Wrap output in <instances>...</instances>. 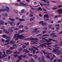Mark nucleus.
Masks as SVG:
<instances>
[{
    "mask_svg": "<svg viewBox=\"0 0 62 62\" xmlns=\"http://www.w3.org/2000/svg\"><path fill=\"white\" fill-rule=\"evenodd\" d=\"M6 10L7 12H9L10 11L9 8L8 7H6V9H0V13L1 11H5Z\"/></svg>",
    "mask_w": 62,
    "mask_h": 62,
    "instance_id": "f257e3e1",
    "label": "nucleus"
},
{
    "mask_svg": "<svg viewBox=\"0 0 62 62\" xmlns=\"http://www.w3.org/2000/svg\"><path fill=\"white\" fill-rule=\"evenodd\" d=\"M8 23L10 24L11 26H14L15 25V23L13 22H11L10 21H8Z\"/></svg>",
    "mask_w": 62,
    "mask_h": 62,
    "instance_id": "f03ea898",
    "label": "nucleus"
},
{
    "mask_svg": "<svg viewBox=\"0 0 62 62\" xmlns=\"http://www.w3.org/2000/svg\"><path fill=\"white\" fill-rule=\"evenodd\" d=\"M57 12H58V14H62V9L61 8L59 9L57 11Z\"/></svg>",
    "mask_w": 62,
    "mask_h": 62,
    "instance_id": "7ed1b4c3",
    "label": "nucleus"
},
{
    "mask_svg": "<svg viewBox=\"0 0 62 62\" xmlns=\"http://www.w3.org/2000/svg\"><path fill=\"white\" fill-rule=\"evenodd\" d=\"M20 34H15L13 37L14 38H15L17 37H19Z\"/></svg>",
    "mask_w": 62,
    "mask_h": 62,
    "instance_id": "20e7f679",
    "label": "nucleus"
},
{
    "mask_svg": "<svg viewBox=\"0 0 62 62\" xmlns=\"http://www.w3.org/2000/svg\"><path fill=\"white\" fill-rule=\"evenodd\" d=\"M24 52H25L26 53H29V51L27 50L26 49H25L23 51Z\"/></svg>",
    "mask_w": 62,
    "mask_h": 62,
    "instance_id": "39448f33",
    "label": "nucleus"
},
{
    "mask_svg": "<svg viewBox=\"0 0 62 62\" xmlns=\"http://www.w3.org/2000/svg\"><path fill=\"white\" fill-rule=\"evenodd\" d=\"M52 43V42H47V43H44V45H50V44H51Z\"/></svg>",
    "mask_w": 62,
    "mask_h": 62,
    "instance_id": "423d86ee",
    "label": "nucleus"
},
{
    "mask_svg": "<svg viewBox=\"0 0 62 62\" xmlns=\"http://www.w3.org/2000/svg\"><path fill=\"white\" fill-rule=\"evenodd\" d=\"M35 17L33 16L32 17L31 19H30V21H34L35 19Z\"/></svg>",
    "mask_w": 62,
    "mask_h": 62,
    "instance_id": "0eeeda50",
    "label": "nucleus"
},
{
    "mask_svg": "<svg viewBox=\"0 0 62 62\" xmlns=\"http://www.w3.org/2000/svg\"><path fill=\"white\" fill-rule=\"evenodd\" d=\"M48 40H47L46 42H51L53 40V39L52 38H48Z\"/></svg>",
    "mask_w": 62,
    "mask_h": 62,
    "instance_id": "6e6552de",
    "label": "nucleus"
},
{
    "mask_svg": "<svg viewBox=\"0 0 62 62\" xmlns=\"http://www.w3.org/2000/svg\"><path fill=\"white\" fill-rule=\"evenodd\" d=\"M28 50H29V51H36V49L34 50L33 48H29L28 49Z\"/></svg>",
    "mask_w": 62,
    "mask_h": 62,
    "instance_id": "1a4fd4ad",
    "label": "nucleus"
},
{
    "mask_svg": "<svg viewBox=\"0 0 62 62\" xmlns=\"http://www.w3.org/2000/svg\"><path fill=\"white\" fill-rule=\"evenodd\" d=\"M38 29H34V30H35V31H32V33H35L36 34H37V31L36 30H38Z\"/></svg>",
    "mask_w": 62,
    "mask_h": 62,
    "instance_id": "9d476101",
    "label": "nucleus"
},
{
    "mask_svg": "<svg viewBox=\"0 0 62 62\" xmlns=\"http://www.w3.org/2000/svg\"><path fill=\"white\" fill-rule=\"evenodd\" d=\"M0 24L2 25L4 24V22L3 21L1 20L0 21Z\"/></svg>",
    "mask_w": 62,
    "mask_h": 62,
    "instance_id": "9b49d317",
    "label": "nucleus"
},
{
    "mask_svg": "<svg viewBox=\"0 0 62 62\" xmlns=\"http://www.w3.org/2000/svg\"><path fill=\"white\" fill-rule=\"evenodd\" d=\"M53 50L54 51H53V52H54L55 53H57V51H56V50H57V49L54 48L53 49Z\"/></svg>",
    "mask_w": 62,
    "mask_h": 62,
    "instance_id": "f8f14e48",
    "label": "nucleus"
},
{
    "mask_svg": "<svg viewBox=\"0 0 62 62\" xmlns=\"http://www.w3.org/2000/svg\"><path fill=\"white\" fill-rule=\"evenodd\" d=\"M10 43L11 44H14L15 43V41H13L12 40H11L10 41Z\"/></svg>",
    "mask_w": 62,
    "mask_h": 62,
    "instance_id": "ddd939ff",
    "label": "nucleus"
},
{
    "mask_svg": "<svg viewBox=\"0 0 62 62\" xmlns=\"http://www.w3.org/2000/svg\"><path fill=\"white\" fill-rule=\"evenodd\" d=\"M44 16L45 18H48L49 17V16L47 14L45 15Z\"/></svg>",
    "mask_w": 62,
    "mask_h": 62,
    "instance_id": "4468645a",
    "label": "nucleus"
},
{
    "mask_svg": "<svg viewBox=\"0 0 62 62\" xmlns=\"http://www.w3.org/2000/svg\"><path fill=\"white\" fill-rule=\"evenodd\" d=\"M8 30L11 33H13V30L11 29H9Z\"/></svg>",
    "mask_w": 62,
    "mask_h": 62,
    "instance_id": "2eb2a0df",
    "label": "nucleus"
},
{
    "mask_svg": "<svg viewBox=\"0 0 62 62\" xmlns=\"http://www.w3.org/2000/svg\"><path fill=\"white\" fill-rule=\"evenodd\" d=\"M20 4H22V5H24V6H28V4H27V3H25V4H23V2H20Z\"/></svg>",
    "mask_w": 62,
    "mask_h": 62,
    "instance_id": "dca6fc26",
    "label": "nucleus"
},
{
    "mask_svg": "<svg viewBox=\"0 0 62 62\" xmlns=\"http://www.w3.org/2000/svg\"><path fill=\"white\" fill-rule=\"evenodd\" d=\"M24 31V30H21L19 31V33H23V32Z\"/></svg>",
    "mask_w": 62,
    "mask_h": 62,
    "instance_id": "f3484780",
    "label": "nucleus"
},
{
    "mask_svg": "<svg viewBox=\"0 0 62 62\" xmlns=\"http://www.w3.org/2000/svg\"><path fill=\"white\" fill-rule=\"evenodd\" d=\"M10 36H7L6 38V39H8V40H10Z\"/></svg>",
    "mask_w": 62,
    "mask_h": 62,
    "instance_id": "a211bd4d",
    "label": "nucleus"
},
{
    "mask_svg": "<svg viewBox=\"0 0 62 62\" xmlns=\"http://www.w3.org/2000/svg\"><path fill=\"white\" fill-rule=\"evenodd\" d=\"M2 16H4V17H7L8 16V15L7 14H3V15Z\"/></svg>",
    "mask_w": 62,
    "mask_h": 62,
    "instance_id": "6ab92c4d",
    "label": "nucleus"
},
{
    "mask_svg": "<svg viewBox=\"0 0 62 62\" xmlns=\"http://www.w3.org/2000/svg\"><path fill=\"white\" fill-rule=\"evenodd\" d=\"M37 9L38 10H40V11H43L42 10L41 8L40 7H39Z\"/></svg>",
    "mask_w": 62,
    "mask_h": 62,
    "instance_id": "aec40b11",
    "label": "nucleus"
},
{
    "mask_svg": "<svg viewBox=\"0 0 62 62\" xmlns=\"http://www.w3.org/2000/svg\"><path fill=\"white\" fill-rule=\"evenodd\" d=\"M21 12H22L23 13H25V12L24 9L22 10L21 11Z\"/></svg>",
    "mask_w": 62,
    "mask_h": 62,
    "instance_id": "412c9836",
    "label": "nucleus"
},
{
    "mask_svg": "<svg viewBox=\"0 0 62 62\" xmlns=\"http://www.w3.org/2000/svg\"><path fill=\"white\" fill-rule=\"evenodd\" d=\"M58 46V44H56L55 45V46H54V47H55V48H60V47H57L56 46Z\"/></svg>",
    "mask_w": 62,
    "mask_h": 62,
    "instance_id": "4be33fe9",
    "label": "nucleus"
},
{
    "mask_svg": "<svg viewBox=\"0 0 62 62\" xmlns=\"http://www.w3.org/2000/svg\"><path fill=\"white\" fill-rule=\"evenodd\" d=\"M62 16H59V15H58V16H55V17H54V18H55V19H56V18H57V17H61Z\"/></svg>",
    "mask_w": 62,
    "mask_h": 62,
    "instance_id": "5701e85b",
    "label": "nucleus"
},
{
    "mask_svg": "<svg viewBox=\"0 0 62 62\" xmlns=\"http://www.w3.org/2000/svg\"><path fill=\"white\" fill-rule=\"evenodd\" d=\"M42 25H47V23H42Z\"/></svg>",
    "mask_w": 62,
    "mask_h": 62,
    "instance_id": "b1692460",
    "label": "nucleus"
},
{
    "mask_svg": "<svg viewBox=\"0 0 62 62\" xmlns=\"http://www.w3.org/2000/svg\"><path fill=\"white\" fill-rule=\"evenodd\" d=\"M42 60L43 61H44V60H45L44 57L43 56H42Z\"/></svg>",
    "mask_w": 62,
    "mask_h": 62,
    "instance_id": "393cba45",
    "label": "nucleus"
},
{
    "mask_svg": "<svg viewBox=\"0 0 62 62\" xmlns=\"http://www.w3.org/2000/svg\"><path fill=\"white\" fill-rule=\"evenodd\" d=\"M19 20L20 21H25V19H19Z\"/></svg>",
    "mask_w": 62,
    "mask_h": 62,
    "instance_id": "a878e982",
    "label": "nucleus"
},
{
    "mask_svg": "<svg viewBox=\"0 0 62 62\" xmlns=\"http://www.w3.org/2000/svg\"><path fill=\"white\" fill-rule=\"evenodd\" d=\"M2 36L3 38H6L7 37V36L5 35H3Z\"/></svg>",
    "mask_w": 62,
    "mask_h": 62,
    "instance_id": "bb28decb",
    "label": "nucleus"
},
{
    "mask_svg": "<svg viewBox=\"0 0 62 62\" xmlns=\"http://www.w3.org/2000/svg\"><path fill=\"white\" fill-rule=\"evenodd\" d=\"M62 45V41H61L60 43L59 44V46H61Z\"/></svg>",
    "mask_w": 62,
    "mask_h": 62,
    "instance_id": "cd10ccee",
    "label": "nucleus"
},
{
    "mask_svg": "<svg viewBox=\"0 0 62 62\" xmlns=\"http://www.w3.org/2000/svg\"><path fill=\"white\" fill-rule=\"evenodd\" d=\"M42 40H45L46 41V42H47V39H46L45 38L43 37V38H42Z\"/></svg>",
    "mask_w": 62,
    "mask_h": 62,
    "instance_id": "c85d7f7f",
    "label": "nucleus"
},
{
    "mask_svg": "<svg viewBox=\"0 0 62 62\" xmlns=\"http://www.w3.org/2000/svg\"><path fill=\"white\" fill-rule=\"evenodd\" d=\"M9 19H10V21H15V19H11L10 18H9Z\"/></svg>",
    "mask_w": 62,
    "mask_h": 62,
    "instance_id": "c756f323",
    "label": "nucleus"
},
{
    "mask_svg": "<svg viewBox=\"0 0 62 62\" xmlns=\"http://www.w3.org/2000/svg\"><path fill=\"white\" fill-rule=\"evenodd\" d=\"M43 37H45V36H50V35H42Z\"/></svg>",
    "mask_w": 62,
    "mask_h": 62,
    "instance_id": "7c9ffc66",
    "label": "nucleus"
},
{
    "mask_svg": "<svg viewBox=\"0 0 62 62\" xmlns=\"http://www.w3.org/2000/svg\"><path fill=\"white\" fill-rule=\"evenodd\" d=\"M26 46H25V45H23L22 46V48L23 49H24L25 48H26Z\"/></svg>",
    "mask_w": 62,
    "mask_h": 62,
    "instance_id": "2f4dec72",
    "label": "nucleus"
},
{
    "mask_svg": "<svg viewBox=\"0 0 62 62\" xmlns=\"http://www.w3.org/2000/svg\"><path fill=\"white\" fill-rule=\"evenodd\" d=\"M34 61H35V60L33 59L32 58L31 59V62H34Z\"/></svg>",
    "mask_w": 62,
    "mask_h": 62,
    "instance_id": "473e14b6",
    "label": "nucleus"
},
{
    "mask_svg": "<svg viewBox=\"0 0 62 62\" xmlns=\"http://www.w3.org/2000/svg\"><path fill=\"white\" fill-rule=\"evenodd\" d=\"M14 48L13 47H11L10 48V50H13Z\"/></svg>",
    "mask_w": 62,
    "mask_h": 62,
    "instance_id": "72a5a7b5",
    "label": "nucleus"
},
{
    "mask_svg": "<svg viewBox=\"0 0 62 62\" xmlns=\"http://www.w3.org/2000/svg\"><path fill=\"white\" fill-rule=\"evenodd\" d=\"M51 37H56H56H57V36L56 35H53L51 36Z\"/></svg>",
    "mask_w": 62,
    "mask_h": 62,
    "instance_id": "f704fd0d",
    "label": "nucleus"
},
{
    "mask_svg": "<svg viewBox=\"0 0 62 62\" xmlns=\"http://www.w3.org/2000/svg\"><path fill=\"white\" fill-rule=\"evenodd\" d=\"M2 54V53L1 52H0V58H2L1 56Z\"/></svg>",
    "mask_w": 62,
    "mask_h": 62,
    "instance_id": "c9c22d12",
    "label": "nucleus"
},
{
    "mask_svg": "<svg viewBox=\"0 0 62 62\" xmlns=\"http://www.w3.org/2000/svg\"><path fill=\"white\" fill-rule=\"evenodd\" d=\"M29 17H33V16H34V15L33 14H30L29 15Z\"/></svg>",
    "mask_w": 62,
    "mask_h": 62,
    "instance_id": "e433bc0d",
    "label": "nucleus"
},
{
    "mask_svg": "<svg viewBox=\"0 0 62 62\" xmlns=\"http://www.w3.org/2000/svg\"><path fill=\"white\" fill-rule=\"evenodd\" d=\"M10 50H7L6 51V53H7V54H9V51Z\"/></svg>",
    "mask_w": 62,
    "mask_h": 62,
    "instance_id": "4c0bfd02",
    "label": "nucleus"
},
{
    "mask_svg": "<svg viewBox=\"0 0 62 62\" xmlns=\"http://www.w3.org/2000/svg\"><path fill=\"white\" fill-rule=\"evenodd\" d=\"M23 56V55H22L20 56H19L17 58H22V57Z\"/></svg>",
    "mask_w": 62,
    "mask_h": 62,
    "instance_id": "58836bf2",
    "label": "nucleus"
},
{
    "mask_svg": "<svg viewBox=\"0 0 62 62\" xmlns=\"http://www.w3.org/2000/svg\"><path fill=\"white\" fill-rule=\"evenodd\" d=\"M30 40H35V38H31L30 39Z\"/></svg>",
    "mask_w": 62,
    "mask_h": 62,
    "instance_id": "ea45409f",
    "label": "nucleus"
},
{
    "mask_svg": "<svg viewBox=\"0 0 62 62\" xmlns=\"http://www.w3.org/2000/svg\"><path fill=\"white\" fill-rule=\"evenodd\" d=\"M20 23V22H18V23H17V24H16V26H18L19 25V24Z\"/></svg>",
    "mask_w": 62,
    "mask_h": 62,
    "instance_id": "a19ab883",
    "label": "nucleus"
},
{
    "mask_svg": "<svg viewBox=\"0 0 62 62\" xmlns=\"http://www.w3.org/2000/svg\"><path fill=\"white\" fill-rule=\"evenodd\" d=\"M38 56L37 55H35L34 56V58L35 59H36L37 58V57H38Z\"/></svg>",
    "mask_w": 62,
    "mask_h": 62,
    "instance_id": "79ce46f5",
    "label": "nucleus"
},
{
    "mask_svg": "<svg viewBox=\"0 0 62 62\" xmlns=\"http://www.w3.org/2000/svg\"><path fill=\"white\" fill-rule=\"evenodd\" d=\"M46 57L47 58H51V57H50V56H49L48 55H46Z\"/></svg>",
    "mask_w": 62,
    "mask_h": 62,
    "instance_id": "37998d69",
    "label": "nucleus"
},
{
    "mask_svg": "<svg viewBox=\"0 0 62 62\" xmlns=\"http://www.w3.org/2000/svg\"><path fill=\"white\" fill-rule=\"evenodd\" d=\"M32 6L34 7H39V6H40V5L39 4H38L37 6H34V5H33Z\"/></svg>",
    "mask_w": 62,
    "mask_h": 62,
    "instance_id": "c03bdc74",
    "label": "nucleus"
},
{
    "mask_svg": "<svg viewBox=\"0 0 62 62\" xmlns=\"http://www.w3.org/2000/svg\"><path fill=\"white\" fill-rule=\"evenodd\" d=\"M33 4L34 5H37L38 3L36 2H33Z\"/></svg>",
    "mask_w": 62,
    "mask_h": 62,
    "instance_id": "a18cd8bd",
    "label": "nucleus"
},
{
    "mask_svg": "<svg viewBox=\"0 0 62 62\" xmlns=\"http://www.w3.org/2000/svg\"><path fill=\"white\" fill-rule=\"evenodd\" d=\"M19 14L20 15H23V13L22 12H20L19 13Z\"/></svg>",
    "mask_w": 62,
    "mask_h": 62,
    "instance_id": "49530a36",
    "label": "nucleus"
},
{
    "mask_svg": "<svg viewBox=\"0 0 62 62\" xmlns=\"http://www.w3.org/2000/svg\"><path fill=\"white\" fill-rule=\"evenodd\" d=\"M47 32V31H43L42 32V33L43 34H45V33H46Z\"/></svg>",
    "mask_w": 62,
    "mask_h": 62,
    "instance_id": "de8ad7c7",
    "label": "nucleus"
},
{
    "mask_svg": "<svg viewBox=\"0 0 62 62\" xmlns=\"http://www.w3.org/2000/svg\"><path fill=\"white\" fill-rule=\"evenodd\" d=\"M14 57H17L18 56V54H16L15 55H14Z\"/></svg>",
    "mask_w": 62,
    "mask_h": 62,
    "instance_id": "09e8293b",
    "label": "nucleus"
},
{
    "mask_svg": "<svg viewBox=\"0 0 62 62\" xmlns=\"http://www.w3.org/2000/svg\"><path fill=\"white\" fill-rule=\"evenodd\" d=\"M19 29L18 28H16L14 29L15 30H16V31H17V30H18Z\"/></svg>",
    "mask_w": 62,
    "mask_h": 62,
    "instance_id": "8fccbe9b",
    "label": "nucleus"
},
{
    "mask_svg": "<svg viewBox=\"0 0 62 62\" xmlns=\"http://www.w3.org/2000/svg\"><path fill=\"white\" fill-rule=\"evenodd\" d=\"M23 27V26L22 25H19V27L20 28H21L22 27Z\"/></svg>",
    "mask_w": 62,
    "mask_h": 62,
    "instance_id": "3c124183",
    "label": "nucleus"
},
{
    "mask_svg": "<svg viewBox=\"0 0 62 62\" xmlns=\"http://www.w3.org/2000/svg\"><path fill=\"white\" fill-rule=\"evenodd\" d=\"M43 23V21H41L39 22V24H41V23L42 25V23Z\"/></svg>",
    "mask_w": 62,
    "mask_h": 62,
    "instance_id": "603ef678",
    "label": "nucleus"
},
{
    "mask_svg": "<svg viewBox=\"0 0 62 62\" xmlns=\"http://www.w3.org/2000/svg\"><path fill=\"white\" fill-rule=\"evenodd\" d=\"M44 30H46L47 29V28L46 27H45L44 28Z\"/></svg>",
    "mask_w": 62,
    "mask_h": 62,
    "instance_id": "864d4df0",
    "label": "nucleus"
},
{
    "mask_svg": "<svg viewBox=\"0 0 62 62\" xmlns=\"http://www.w3.org/2000/svg\"><path fill=\"white\" fill-rule=\"evenodd\" d=\"M25 44L26 46H27L28 44H29V43H25Z\"/></svg>",
    "mask_w": 62,
    "mask_h": 62,
    "instance_id": "5fc2aeb1",
    "label": "nucleus"
},
{
    "mask_svg": "<svg viewBox=\"0 0 62 62\" xmlns=\"http://www.w3.org/2000/svg\"><path fill=\"white\" fill-rule=\"evenodd\" d=\"M34 49H35V50H38V51L39 50L38 49V48L37 47H34Z\"/></svg>",
    "mask_w": 62,
    "mask_h": 62,
    "instance_id": "6e6d98bb",
    "label": "nucleus"
},
{
    "mask_svg": "<svg viewBox=\"0 0 62 62\" xmlns=\"http://www.w3.org/2000/svg\"><path fill=\"white\" fill-rule=\"evenodd\" d=\"M57 9V8H52V10H54V9Z\"/></svg>",
    "mask_w": 62,
    "mask_h": 62,
    "instance_id": "4d7b16f0",
    "label": "nucleus"
},
{
    "mask_svg": "<svg viewBox=\"0 0 62 62\" xmlns=\"http://www.w3.org/2000/svg\"><path fill=\"white\" fill-rule=\"evenodd\" d=\"M42 35V34H39V35H37L36 37H38L39 36H41V35Z\"/></svg>",
    "mask_w": 62,
    "mask_h": 62,
    "instance_id": "13d9d810",
    "label": "nucleus"
},
{
    "mask_svg": "<svg viewBox=\"0 0 62 62\" xmlns=\"http://www.w3.org/2000/svg\"><path fill=\"white\" fill-rule=\"evenodd\" d=\"M24 36L23 35H19V38H22V37H23Z\"/></svg>",
    "mask_w": 62,
    "mask_h": 62,
    "instance_id": "bf43d9fd",
    "label": "nucleus"
},
{
    "mask_svg": "<svg viewBox=\"0 0 62 62\" xmlns=\"http://www.w3.org/2000/svg\"><path fill=\"white\" fill-rule=\"evenodd\" d=\"M57 61L58 62H60V61H61V60L60 59H58L57 60Z\"/></svg>",
    "mask_w": 62,
    "mask_h": 62,
    "instance_id": "052dcab7",
    "label": "nucleus"
},
{
    "mask_svg": "<svg viewBox=\"0 0 62 62\" xmlns=\"http://www.w3.org/2000/svg\"><path fill=\"white\" fill-rule=\"evenodd\" d=\"M52 26V24L50 25L49 26H48V27L49 28H50Z\"/></svg>",
    "mask_w": 62,
    "mask_h": 62,
    "instance_id": "680f3d73",
    "label": "nucleus"
},
{
    "mask_svg": "<svg viewBox=\"0 0 62 62\" xmlns=\"http://www.w3.org/2000/svg\"><path fill=\"white\" fill-rule=\"evenodd\" d=\"M2 42H5V40L4 39H2Z\"/></svg>",
    "mask_w": 62,
    "mask_h": 62,
    "instance_id": "e2e57ef3",
    "label": "nucleus"
},
{
    "mask_svg": "<svg viewBox=\"0 0 62 62\" xmlns=\"http://www.w3.org/2000/svg\"><path fill=\"white\" fill-rule=\"evenodd\" d=\"M42 51L43 52L44 54H46V52H45V51L43 50Z\"/></svg>",
    "mask_w": 62,
    "mask_h": 62,
    "instance_id": "0e129e2a",
    "label": "nucleus"
},
{
    "mask_svg": "<svg viewBox=\"0 0 62 62\" xmlns=\"http://www.w3.org/2000/svg\"><path fill=\"white\" fill-rule=\"evenodd\" d=\"M5 33L6 34H8L9 33V32L7 31H5Z\"/></svg>",
    "mask_w": 62,
    "mask_h": 62,
    "instance_id": "69168bd1",
    "label": "nucleus"
},
{
    "mask_svg": "<svg viewBox=\"0 0 62 62\" xmlns=\"http://www.w3.org/2000/svg\"><path fill=\"white\" fill-rule=\"evenodd\" d=\"M58 8H61V7H62V5L59 6H58Z\"/></svg>",
    "mask_w": 62,
    "mask_h": 62,
    "instance_id": "338daca9",
    "label": "nucleus"
},
{
    "mask_svg": "<svg viewBox=\"0 0 62 62\" xmlns=\"http://www.w3.org/2000/svg\"><path fill=\"white\" fill-rule=\"evenodd\" d=\"M8 44H9V43H7L4 44V45H8Z\"/></svg>",
    "mask_w": 62,
    "mask_h": 62,
    "instance_id": "774afa93",
    "label": "nucleus"
}]
</instances>
